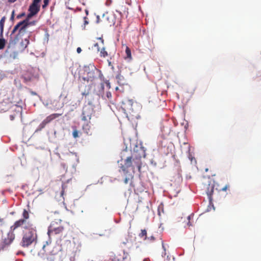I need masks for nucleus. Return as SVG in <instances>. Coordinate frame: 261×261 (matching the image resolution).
<instances>
[{"label": "nucleus", "mask_w": 261, "mask_h": 261, "mask_svg": "<svg viewBox=\"0 0 261 261\" xmlns=\"http://www.w3.org/2000/svg\"><path fill=\"white\" fill-rule=\"evenodd\" d=\"M22 240L20 245L23 248H28L37 241V229L35 226L23 228Z\"/></svg>", "instance_id": "nucleus-1"}, {"label": "nucleus", "mask_w": 261, "mask_h": 261, "mask_svg": "<svg viewBox=\"0 0 261 261\" xmlns=\"http://www.w3.org/2000/svg\"><path fill=\"white\" fill-rule=\"evenodd\" d=\"M141 151L142 153H139L138 155L134 153L131 156L127 157L124 160V165L121 166V169L123 172H126L127 169L129 167H132L133 170H134L135 167L133 165V163H134V165L136 166L138 170L140 171L142 166L141 158L142 156H145L144 150L141 149Z\"/></svg>", "instance_id": "nucleus-2"}, {"label": "nucleus", "mask_w": 261, "mask_h": 261, "mask_svg": "<svg viewBox=\"0 0 261 261\" xmlns=\"http://www.w3.org/2000/svg\"><path fill=\"white\" fill-rule=\"evenodd\" d=\"M30 27L26 24H19L18 22L16 25L14 26L11 34V41L12 43H15L20 39H22V37L28 31V29Z\"/></svg>", "instance_id": "nucleus-3"}, {"label": "nucleus", "mask_w": 261, "mask_h": 261, "mask_svg": "<svg viewBox=\"0 0 261 261\" xmlns=\"http://www.w3.org/2000/svg\"><path fill=\"white\" fill-rule=\"evenodd\" d=\"M65 230L64 224L61 220L53 221L48 228L47 234L49 237L54 235H62Z\"/></svg>", "instance_id": "nucleus-4"}, {"label": "nucleus", "mask_w": 261, "mask_h": 261, "mask_svg": "<svg viewBox=\"0 0 261 261\" xmlns=\"http://www.w3.org/2000/svg\"><path fill=\"white\" fill-rule=\"evenodd\" d=\"M22 216V218L15 221L11 226L12 230H16L19 227L27 228V227L34 226L33 223L28 221L30 217L29 211L23 209Z\"/></svg>", "instance_id": "nucleus-5"}, {"label": "nucleus", "mask_w": 261, "mask_h": 261, "mask_svg": "<svg viewBox=\"0 0 261 261\" xmlns=\"http://www.w3.org/2000/svg\"><path fill=\"white\" fill-rule=\"evenodd\" d=\"M90 106L92 105L89 104L83 108L82 117V120L87 122V124L83 126V129L85 130L87 134H88V130H90V126L88 123L90 122L92 115L93 113V109Z\"/></svg>", "instance_id": "nucleus-6"}, {"label": "nucleus", "mask_w": 261, "mask_h": 261, "mask_svg": "<svg viewBox=\"0 0 261 261\" xmlns=\"http://www.w3.org/2000/svg\"><path fill=\"white\" fill-rule=\"evenodd\" d=\"M15 230H12L10 228L9 232L7 233V236L3 238L0 244V249H4L6 247L10 245L14 241L15 235L14 231Z\"/></svg>", "instance_id": "nucleus-7"}, {"label": "nucleus", "mask_w": 261, "mask_h": 261, "mask_svg": "<svg viewBox=\"0 0 261 261\" xmlns=\"http://www.w3.org/2000/svg\"><path fill=\"white\" fill-rule=\"evenodd\" d=\"M133 101L130 99H125L122 101L121 108L125 114L130 113L133 111Z\"/></svg>", "instance_id": "nucleus-8"}, {"label": "nucleus", "mask_w": 261, "mask_h": 261, "mask_svg": "<svg viewBox=\"0 0 261 261\" xmlns=\"http://www.w3.org/2000/svg\"><path fill=\"white\" fill-rule=\"evenodd\" d=\"M115 258L117 261H130V259L129 253L122 249L115 255Z\"/></svg>", "instance_id": "nucleus-9"}, {"label": "nucleus", "mask_w": 261, "mask_h": 261, "mask_svg": "<svg viewBox=\"0 0 261 261\" xmlns=\"http://www.w3.org/2000/svg\"><path fill=\"white\" fill-rule=\"evenodd\" d=\"M6 56L11 59H15L18 57L19 51L14 46H8L6 50Z\"/></svg>", "instance_id": "nucleus-10"}, {"label": "nucleus", "mask_w": 261, "mask_h": 261, "mask_svg": "<svg viewBox=\"0 0 261 261\" xmlns=\"http://www.w3.org/2000/svg\"><path fill=\"white\" fill-rule=\"evenodd\" d=\"M62 115V113H54L50 114L48 116H47L39 125V127L40 129L44 128L45 125L50 122L56 118L59 117V116Z\"/></svg>", "instance_id": "nucleus-11"}, {"label": "nucleus", "mask_w": 261, "mask_h": 261, "mask_svg": "<svg viewBox=\"0 0 261 261\" xmlns=\"http://www.w3.org/2000/svg\"><path fill=\"white\" fill-rule=\"evenodd\" d=\"M41 0H33V3L30 5L29 8V12H31L36 15L40 11V2Z\"/></svg>", "instance_id": "nucleus-12"}, {"label": "nucleus", "mask_w": 261, "mask_h": 261, "mask_svg": "<svg viewBox=\"0 0 261 261\" xmlns=\"http://www.w3.org/2000/svg\"><path fill=\"white\" fill-rule=\"evenodd\" d=\"M204 188L205 190L206 193L208 196L210 201L212 202V195L213 194L214 189V185L211 183V181H209L207 184H204Z\"/></svg>", "instance_id": "nucleus-13"}, {"label": "nucleus", "mask_w": 261, "mask_h": 261, "mask_svg": "<svg viewBox=\"0 0 261 261\" xmlns=\"http://www.w3.org/2000/svg\"><path fill=\"white\" fill-rule=\"evenodd\" d=\"M35 15H36L35 14H34L31 12H29V13L27 15L25 19L24 20L19 22V24H26L27 25H28L29 27L35 25L36 24L37 21L35 20H33L32 21H30L31 18Z\"/></svg>", "instance_id": "nucleus-14"}, {"label": "nucleus", "mask_w": 261, "mask_h": 261, "mask_svg": "<svg viewBox=\"0 0 261 261\" xmlns=\"http://www.w3.org/2000/svg\"><path fill=\"white\" fill-rule=\"evenodd\" d=\"M5 19H6L5 17H3L0 20V30H1L0 36H2L3 35V32H4V23L5 22Z\"/></svg>", "instance_id": "nucleus-15"}, {"label": "nucleus", "mask_w": 261, "mask_h": 261, "mask_svg": "<svg viewBox=\"0 0 261 261\" xmlns=\"http://www.w3.org/2000/svg\"><path fill=\"white\" fill-rule=\"evenodd\" d=\"M6 43L7 41L4 38L3 35L2 36H0V50L4 49Z\"/></svg>", "instance_id": "nucleus-16"}, {"label": "nucleus", "mask_w": 261, "mask_h": 261, "mask_svg": "<svg viewBox=\"0 0 261 261\" xmlns=\"http://www.w3.org/2000/svg\"><path fill=\"white\" fill-rule=\"evenodd\" d=\"M139 236L141 238H143V240H147V231L146 229H141V232L140 233Z\"/></svg>", "instance_id": "nucleus-17"}, {"label": "nucleus", "mask_w": 261, "mask_h": 261, "mask_svg": "<svg viewBox=\"0 0 261 261\" xmlns=\"http://www.w3.org/2000/svg\"><path fill=\"white\" fill-rule=\"evenodd\" d=\"M21 43L23 49L25 48L29 43V37L28 38H25L24 41H22Z\"/></svg>", "instance_id": "nucleus-18"}, {"label": "nucleus", "mask_w": 261, "mask_h": 261, "mask_svg": "<svg viewBox=\"0 0 261 261\" xmlns=\"http://www.w3.org/2000/svg\"><path fill=\"white\" fill-rule=\"evenodd\" d=\"M194 214H192L187 217V219L188 220V222L187 223V225L188 226H192V223L191 222V220L193 219Z\"/></svg>", "instance_id": "nucleus-19"}, {"label": "nucleus", "mask_w": 261, "mask_h": 261, "mask_svg": "<svg viewBox=\"0 0 261 261\" xmlns=\"http://www.w3.org/2000/svg\"><path fill=\"white\" fill-rule=\"evenodd\" d=\"M100 56L102 57H106L108 56L107 51L105 48H102L100 51Z\"/></svg>", "instance_id": "nucleus-20"}, {"label": "nucleus", "mask_w": 261, "mask_h": 261, "mask_svg": "<svg viewBox=\"0 0 261 261\" xmlns=\"http://www.w3.org/2000/svg\"><path fill=\"white\" fill-rule=\"evenodd\" d=\"M125 53L126 54L127 58L131 57V51H130V49L129 48V47L127 46L126 47Z\"/></svg>", "instance_id": "nucleus-21"}, {"label": "nucleus", "mask_w": 261, "mask_h": 261, "mask_svg": "<svg viewBox=\"0 0 261 261\" xmlns=\"http://www.w3.org/2000/svg\"><path fill=\"white\" fill-rule=\"evenodd\" d=\"M32 76V75H23V77L26 82L30 81L31 80Z\"/></svg>", "instance_id": "nucleus-22"}, {"label": "nucleus", "mask_w": 261, "mask_h": 261, "mask_svg": "<svg viewBox=\"0 0 261 261\" xmlns=\"http://www.w3.org/2000/svg\"><path fill=\"white\" fill-rule=\"evenodd\" d=\"M72 135H73V137L74 138H76L77 137H79V132L77 129H75L73 130V133H72Z\"/></svg>", "instance_id": "nucleus-23"}, {"label": "nucleus", "mask_w": 261, "mask_h": 261, "mask_svg": "<svg viewBox=\"0 0 261 261\" xmlns=\"http://www.w3.org/2000/svg\"><path fill=\"white\" fill-rule=\"evenodd\" d=\"M155 237L153 236H151L149 237H147L146 241H149L150 242H153L155 241Z\"/></svg>", "instance_id": "nucleus-24"}, {"label": "nucleus", "mask_w": 261, "mask_h": 261, "mask_svg": "<svg viewBox=\"0 0 261 261\" xmlns=\"http://www.w3.org/2000/svg\"><path fill=\"white\" fill-rule=\"evenodd\" d=\"M43 5H42V8L44 9L46 6L48 5L49 0H44L43 1Z\"/></svg>", "instance_id": "nucleus-25"}, {"label": "nucleus", "mask_w": 261, "mask_h": 261, "mask_svg": "<svg viewBox=\"0 0 261 261\" xmlns=\"http://www.w3.org/2000/svg\"><path fill=\"white\" fill-rule=\"evenodd\" d=\"M106 97L109 99L110 100L112 98V94L110 92H107L106 93Z\"/></svg>", "instance_id": "nucleus-26"}, {"label": "nucleus", "mask_w": 261, "mask_h": 261, "mask_svg": "<svg viewBox=\"0 0 261 261\" xmlns=\"http://www.w3.org/2000/svg\"><path fill=\"white\" fill-rule=\"evenodd\" d=\"M229 188V185H226L223 188H222L221 191H226Z\"/></svg>", "instance_id": "nucleus-27"}, {"label": "nucleus", "mask_w": 261, "mask_h": 261, "mask_svg": "<svg viewBox=\"0 0 261 261\" xmlns=\"http://www.w3.org/2000/svg\"><path fill=\"white\" fill-rule=\"evenodd\" d=\"M65 188H66L65 185L64 184H63L62 186V191L61 192V194L62 196H63L64 193Z\"/></svg>", "instance_id": "nucleus-28"}, {"label": "nucleus", "mask_w": 261, "mask_h": 261, "mask_svg": "<svg viewBox=\"0 0 261 261\" xmlns=\"http://www.w3.org/2000/svg\"><path fill=\"white\" fill-rule=\"evenodd\" d=\"M84 27H85L87 24H88L89 23V22L88 21V18L87 17H84Z\"/></svg>", "instance_id": "nucleus-29"}, {"label": "nucleus", "mask_w": 261, "mask_h": 261, "mask_svg": "<svg viewBox=\"0 0 261 261\" xmlns=\"http://www.w3.org/2000/svg\"><path fill=\"white\" fill-rule=\"evenodd\" d=\"M162 248H163V249L164 250V252L163 253L162 256L166 255V249H165V247L164 244V243L163 242H162Z\"/></svg>", "instance_id": "nucleus-30"}, {"label": "nucleus", "mask_w": 261, "mask_h": 261, "mask_svg": "<svg viewBox=\"0 0 261 261\" xmlns=\"http://www.w3.org/2000/svg\"><path fill=\"white\" fill-rule=\"evenodd\" d=\"M92 76V75H88V76L84 77H83V79L84 80L88 81L89 80V78L91 77Z\"/></svg>", "instance_id": "nucleus-31"}, {"label": "nucleus", "mask_w": 261, "mask_h": 261, "mask_svg": "<svg viewBox=\"0 0 261 261\" xmlns=\"http://www.w3.org/2000/svg\"><path fill=\"white\" fill-rule=\"evenodd\" d=\"M24 15H25V13H21V14H20L18 15L17 16V17L18 18H20V17H21L22 16H24Z\"/></svg>", "instance_id": "nucleus-32"}, {"label": "nucleus", "mask_w": 261, "mask_h": 261, "mask_svg": "<svg viewBox=\"0 0 261 261\" xmlns=\"http://www.w3.org/2000/svg\"><path fill=\"white\" fill-rule=\"evenodd\" d=\"M76 51L77 53L80 54L82 51V49L81 47H77L76 49Z\"/></svg>", "instance_id": "nucleus-33"}, {"label": "nucleus", "mask_w": 261, "mask_h": 261, "mask_svg": "<svg viewBox=\"0 0 261 261\" xmlns=\"http://www.w3.org/2000/svg\"><path fill=\"white\" fill-rule=\"evenodd\" d=\"M106 85H107V87H108L109 89H110V83L108 81H107V82H106Z\"/></svg>", "instance_id": "nucleus-34"}, {"label": "nucleus", "mask_w": 261, "mask_h": 261, "mask_svg": "<svg viewBox=\"0 0 261 261\" xmlns=\"http://www.w3.org/2000/svg\"><path fill=\"white\" fill-rule=\"evenodd\" d=\"M88 94H89V91H87V92L85 91V92H83V93H82V95H85V96H86V95H88Z\"/></svg>", "instance_id": "nucleus-35"}, {"label": "nucleus", "mask_w": 261, "mask_h": 261, "mask_svg": "<svg viewBox=\"0 0 261 261\" xmlns=\"http://www.w3.org/2000/svg\"><path fill=\"white\" fill-rule=\"evenodd\" d=\"M128 180H129V178H128L126 177V178H125V179H124V183H125V184H127L128 183Z\"/></svg>", "instance_id": "nucleus-36"}, {"label": "nucleus", "mask_w": 261, "mask_h": 261, "mask_svg": "<svg viewBox=\"0 0 261 261\" xmlns=\"http://www.w3.org/2000/svg\"><path fill=\"white\" fill-rule=\"evenodd\" d=\"M108 64H109V66L112 67V69H114V67L112 65L111 62L110 61H108Z\"/></svg>", "instance_id": "nucleus-37"}, {"label": "nucleus", "mask_w": 261, "mask_h": 261, "mask_svg": "<svg viewBox=\"0 0 261 261\" xmlns=\"http://www.w3.org/2000/svg\"><path fill=\"white\" fill-rule=\"evenodd\" d=\"M10 119L11 120H13L14 119V116L13 115H10Z\"/></svg>", "instance_id": "nucleus-38"}, {"label": "nucleus", "mask_w": 261, "mask_h": 261, "mask_svg": "<svg viewBox=\"0 0 261 261\" xmlns=\"http://www.w3.org/2000/svg\"><path fill=\"white\" fill-rule=\"evenodd\" d=\"M118 75L117 76V78L118 79H120V77H122V76H121V74H117Z\"/></svg>", "instance_id": "nucleus-39"}, {"label": "nucleus", "mask_w": 261, "mask_h": 261, "mask_svg": "<svg viewBox=\"0 0 261 261\" xmlns=\"http://www.w3.org/2000/svg\"><path fill=\"white\" fill-rule=\"evenodd\" d=\"M14 16V11H13L12 15H11V18H13Z\"/></svg>", "instance_id": "nucleus-40"}, {"label": "nucleus", "mask_w": 261, "mask_h": 261, "mask_svg": "<svg viewBox=\"0 0 261 261\" xmlns=\"http://www.w3.org/2000/svg\"><path fill=\"white\" fill-rule=\"evenodd\" d=\"M15 1H16V0H8V2L9 3H14L15 2Z\"/></svg>", "instance_id": "nucleus-41"}, {"label": "nucleus", "mask_w": 261, "mask_h": 261, "mask_svg": "<svg viewBox=\"0 0 261 261\" xmlns=\"http://www.w3.org/2000/svg\"><path fill=\"white\" fill-rule=\"evenodd\" d=\"M95 46H97V48H98V50H99V49L98 48V44L97 43H95V45H94Z\"/></svg>", "instance_id": "nucleus-42"}, {"label": "nucleus", "mask_w": 261, "mask_h": 261, "mask_svg": "<svg viewBox=\"0 0 261 261\" xmlns=\"http://www.w3.org/2000/svg\"><path fill=\"white\" fill-rule=\"evenodd\" d=\"M101 88L102 89H103V88H104V84H103V83H101Z\"/></svg>", "instance_id": "nucleus-43"}, {"label": "nucleus", "mask_w": 261, "mask_h": 261, "mask_svg": "<svg viewBox=\"0 0 261 261\" xmlns=\"http://www.w3.org/2000/svg\"><path fill=\"white\" fill-rule=\"evenodd\" d=\"M85 12H86V14L87 15H88V10H85Z\"/></svg>", "instance_id": "nucleus-44"}, {"label": "nucleus", "mask_w": 261, "mask_h": 261, "mask_svg": "<svg viewBox=\"0 0 261 261\" xmlns=\"http://www.w3.org/2000/svg\"><path fill=\"white\" fill-rule=\"evenodd\" d=\"M190 156H191V155H190V156H189V158H190V159L191 160V161H192L193 159H192V158H191V157H190Z\"/></svg>", "instance_id": "nucleus-45"}, {"label": "nucleus", "mask_w": 261, "mask_h": 261, "mask_svg": "<svg viewBox=\"0 0 261 261\" xmlns=\"http://www.w3.org/2000/svg\"><path fill=\"white\" fill-rule=\"evenodd\" d=\"M45 247V245H43V250L44 249Z\"/></svg>", "instance_id": "nucleus-46"}, {"label": "nucleus", "mask_w": 261, "mask_h": 261, "mask_svg": "<svg viewBox=\"0 0 261 261\" xmlns=\"http://www.w3.org/2000/svg\"><path fill=\"white\" fill-rule=\"evenodd\" d=\"M3 221V219L0 218V222H2Z\"/></svg>", "instance_id": "nucleus-47"}, {"label": "nucleus", "mask_w": 261, "mask_h": 261, "mask_svg": "<svg viewBox=\"0 0 261 261\" xmlns=\"http://www.w3.org/2000/svg\"><path fill=\"white\" fill-rule=\"evenodd\" d=\"M49 261H53L52 259L50 258V259Z\"/></svg>", "instance_id": "nucleus-48"}]
</instances>
